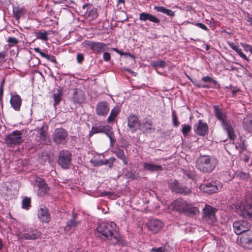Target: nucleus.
<instances>
[{
    "label": "nucleus",
    "mask_w": 252,
    "mask_h": 252,
    "mask_svg": "<svg viewBox=\"0 0 252 252\" xmlns=\"http://www.w3.org/2000/svg\"><path fill=\"white\" fill-rule=\"evenodd\" d=\"M213 110L215 117L220 122L223 130L228 134L229 139L234 140L236 138L234 129L230 121L228 120L226 112L218 105H214Z\"/></svg>",
    "instance_id": "obj_1"
},
{
    "label": "nucleus",
    "mask_w": 252,
    "mask_h": 252,
    "mask_svg": "<svg viewBox=\"0 0 252 252\" xmlns=\"http://www.w3.org/2000/svg\"><path fill=\"white\" fill-rule=\"evenodd\" d=\"M218 164V159L211 156L200 155L195 161V167L202 173H211Z\"/></svg>",
    "instance_id": "obj_2"
},
{
    "label": "nucleus",
    "mask_w": 252,
    "mask_h": 252,
    "mask_svg": "<svg viewBox=\"0 0 252 252\" xmlns=\"http://www.w3.org/2000/svg\"><path fill=\"white\" fill-rule=\"evenodd\" d=\"M171 206L174 210L189 216H194L199 212L197 208L193 207L182 198H178L174 200Z\"/></svg>",
    "instance_id": "obj_3"
},
{
    "label": "nucleus",
    "mask_w": 252,
    "mask_h": 252,
    "mask_svg": "<svg viewBox=\"0 0 252 252\" xmlns=\"http://www.w3.org/2000/svg\"><path fill=\"white\" fill-rule=\"evenodd\" d=\"M96 230L97 232L100 234L101 236H103L106 239L111 240V241L114 237L115 234H117L118 232V228L117 227L116 224L114 221L99 224Z\"/></svg>",
    "instance_id": "obj_4"
},
{
    "label": "nucleus",
    "mask_w": 252,
    "mask_h": 252,
    "mask_svg": "<svg viewBox=\"0 0 252 252\" xmlns=\"http://www.w3.org/2000/svg\"><path fill=\"white\" fill-rule=\"evenodd\" d=\"M231 208L240 216L252 220V205L245 204L243 202L238 200L231 205Z\"/></svg>",
    "instance_id": "obj_5"
},
{
    "label": "nucleus",
    "mask_w": 252,
    "mask_h": 252,
    "mask_svg": "<svg viewBox=\"0 0 252 252\" xmlns=\"http://www.w3.org/2000/svg\"><path fill=\"white\" fill-rule=\"evenodd\" d=\"M23 132L18 130H15L8 134L4 139L5 143L8 147L13 148L19 146L23 142L22 138Z\"/></svg>",
    "instance_id": "obj_6"
},
{
    "label": "nucleus",
    "mask_w": 252,
    "mask_h": 252,
    "mask_svg": "<svg viewBox=\"0 0 252 252\" xmlns=\"http://www.w3.org/2000/svg\"><path fill=\"white\" fill-rule=\"evenodd\" d=\"M84 46L91 50L93 53L100 54L106 50L107 44L104 42L85 40L83 42Z\"/></svg>",
    "instance_id": "obj_7"
},
{
    "label": "nucleus",
    "mask_w": 252,
    "mask_h": 252,
    "mask_svg": "<svg viewBox=\"0 0 252 252\" xmlns=\"http://www.w3.org/2000/svg\"><path fill=\"white\" fill-rule=\"evenodd\" d=\"M252 226L251 223L247 220H237L233 223V229L237 235L249 232Z\"/></svg>",
    "instance_id": "obj_8"
},
{
    "label": "nucleus",
    "mask_w": 252,
    "mask_h": 252,
    "mask_svg": "<svg viewBox=\"0 0 252 252\" xmlns=\"http://www.w3.org/2000/svg\"><path fill=\"white\" fill-rule=\"evenodd\" d=\"M222 188V184L217 180L212 181L211 182L201 185L200 186V190L204 192L210 194L218 192Z\"/></svg>",
    "instance_id": "obj_9"
},
{
    "label": "nucleus",
    "mask_w": 252,
    "mask_h": 252,
    "mask_svg": "<svg viewBox=\"0 0 252 252\" xmlns=\"http://www.w3.org/2000/svg\"><path fill=\"white\" fill-rule=\"evenodd\" d=\"M68 133L66 130L61 127L55 129L52 135L53 141L57 145H63L66 142Z\"/></svg>",
    "instance_id": "obj_10"
},
{
    "label": "nucleus",
    "mask_w": 252,
    "mask_h": 252,
    "mask_svg": "<svg viewBox=\"0 0 252 252\" xmlns=\"http://www.w3.org/2000/svg\"><path fill=\"white\" fill-rule=\"evenodd\" d=\"M217 209L206 204L203 209V219L209 224H213L217 220L215 213Z\"/></svg>",
    "instance_id": "obj_11"
},
{
    "label": "nucleus",
    "mask_w": 252,
    "mask_h": 252,
    "mask_svg": "<svg viewBox=\"0 0 252 252\" xmlns=\"http://www.w3.org/2000/svg\"><path fill=\"white\" fill-rule=\"evenodd\" d=\"M41 231L33 227L30 228L27 230L24 231L20 235V238L26 240H36L41 237Z\"/></svg>",
    "instance_id": "obj_12"
},
{
    "label": "nucleus",
    "mask_w": 252,
    "mask_h": 252,
    "mask_svg": "<svg viewBox=\"0 0 252 252\" xmlns=\"http://www.w3.org/2000/svg\"><path fill=\"white\" fill-rule=\"evenodd\" d=\"M71 161V154L68 150L60 152L58 159V163L63 168L67 169Z\"/></svg>",
    "instance_id": "obj_13"
},
{
    "label": "nucleus",
    "mask_w": 252,
    "mask_h": 252,
    "mask_svg": "<svg viewBox=\"0 0 252 252\" xmlns=\"http://www.w3.org/2000/svg\"><path fill=\"white\" fill-rule=\"evenodd\" d=\"M193 130L196 135L204 136L208 133L209 126L202 120H199L198 122L194 125Z\"/></svg>",
    "instance_id": "obj_14"
},
{
    "label": "nucleus",
    "mask_w": 252,
    "mask_h": 252,
    "mask_svg": "<svg viewBox=\"0 0 252 252\" xmlns=\"http://www.w3.org/2000/svg\"><path fill=\"white\" fill-rule=\"evenodd\" d=\"M169 187L172 191L184 195L189 194L191 192L190 189L180 185L179 182L176 180L169 182Z\"/></svg>",
    "instance_id": "obj_15"
},
{
    "label": "nucleus",
    "mask_w": 252,
    "mask_h": 252,
    "mask_svg": "<svg viewBox=\"0 0 252 252\" xmlns=\"http://www.w3.org/2000/svg\"><path fill=\"white\" fill-rule=\"evenodd\" d=\"M86 98L84 92L80 89L75 88L72 90L70 100L75 104H81L83 103Z\"/></svg>",
    "instance_id": "obj_16"
},
{
    "label": "nucleus",
    "mask_w": 252,
    "mask_h": 252,
    "mask_svg": "<svg viewBox=\"0 0 252 252\" xmlns=\"http://www.w3.org/2000/svg\"><path fill=\"white\" fill-rule=\"evenodd\" d=\"M38 218L42 223H48L51 220L50 214L47 208L41 205L37 213Z\"/></svg>",
    "instance_id": "obj_17"
},
{
    "label": "nucleus",
    "mask_w": 252,
    "mask_h": 252,
    "mask_svg": "<svg viewBox=\"0 0 252 252\" xmlns=\"http://www.w3.org/2000/svg\"><path fill=\"white\" fill-rule=\"evenodd\" d=\"M109 111V105L106 101L98 103L96 106V114L99 117H106Z\"/></svg>",
    "instance_id": "obj_18"
},
{
    "label": "nucleus",
    "mask_w": 252,
    "mask_h": 252,
    "mask_svg": "<svg viewBox=\"0 0 252 252\" xmlns=\"http://www.w3.org/2000/svg\"><path fill=\"white\" fill-rule=\"evenodd\" d=\"M112 129V127L109 125H95L93 126L89 132V137H91L93 135L98 133L106 134L107 132Z\"/></svg>",
    "instance_id": "obj_19"
},
{
    "label": "nucleus",
    "mask_w": 252,
    "mask_h": 252,
    "mask_svg": "<svg viewBox=\"0 0 252 252\" xmlns=\"http://www.w3.org/2000/svg\"><path fill=\"white\" fill-rule=\"evenodd\" d=\"M241 245L249 249H252V232L249 231L243 234L240 237Z\"/></svg>",
    "instance_id": "obj_20"
},
{
    "label": "nucleus",
    "mask_w": 252,
    "mask_h": 252,
    "mask_svg": "<svg viewBox=\"0 0 252 252\" xmlns=\"http://www.w3.org/2000/svg\"><path fill=\"white\" fill-rule=\"evenodd\" d=\"M163 226L162 221L158 219H152L147 223L148 228L154 233L159 232Z\"/></svg>",
    "instance_id": "obj_21"
},
{
    "label": "nucleus",
    "mask_w": 252,
    "mask_h": 252,
    "mask_svg": "<svg viewBox=\"0 0 252 252\" xmlns=\"http://www.w3.org/2000/svg\"><path fill=\"white\" fill-rule=\"evenodd\" d=\"M36 184L38 188L37 194L39 196H42L48 192L49 188L44 179H39L36 180Z\"/></svg>",
    "instance_id": "obj_22"
},
{
    "label": "nucleus",
    "mask_w": 252,
    "mask_h": 252,
    "mask_svg": "<svg viewBox=\"0 0 252 252\" xmlns=\"http://www.w3.org/2000/svg\"><path fill=\"white\" fill-rule=\"evenodd\" d=\"M140 122L138 117L134 115H129L128 117L127 125L132 132H135L140 127Z\"/></svg>",
    "instance_id": "obj_23"
},
{
    "label": "nucleus",
    "mask_w": 252,
    "mask_h": 252,
    "mask_svg": "<svg viewBox=\"0 0 252 252\" xmlns=\"http://www.w3.org/2000/svg\"><path fill=\"white\" fill-rule=\"evenodd\" d=\"M22 98L19 95L15 94L11 95L10 103L12 108L16 111L20 110L22 105Z\"/></svg>",
    "instance_id": "obj_24"
},
{
    "label": "nucleus",
    "mask_w": 252,
    "mask_h": 252,
    "mask_svg": "<svg viewBox=\"0 0 252 252\" xmlns=\"http://www.w3.org/2000/svg\"><path fill=\"white\" fill-rule=\"evenodd\" d=\"M139 129L143 133H151L155 129L153 122L151 120H146L140 124Z\"/></svg>",
    "instance_id": "obj_25"
},
{
    "label": "nucleus",
    "mask_w": 252,
    "mask_h": 252,
    "mask_svg": "<svg viewBox=\"0 0 252 252\" xmlns=\"http://www.w3.org/2000/svg\"><path fill=\"white\" fill-rule=\"evenodd\" d=\"M139 19L141 21H146L149 20L154 23L158 24L160 23V20L155 15L146 12H142L139 14Z\"/></svg>",
    "instance_id": "obj_26"
},
{
    "label": "nucleus",
    "mask_w": 252,
    "mask_h": 252,
    "mask_svg": "<svg viewBox=\"0 0 252 252\" xmlns=\"http://www.w3.org/2000/svg\"><path fill=\"white\" fill-rule=\"evenodd\" d=\"M113 153L115 154L116 157L121 159L125 165L128 164L127 158L126 156L124 150L119 148L114 149L112 150Z\"/></svg>",
    "instance_id": "obj_27"
},
{
    "label": "nucleus",
    "mask_w": 252,
    "mask_h": 252,
    "mask_svg": "<svg viewBox=\"0 0 252 252\" xmlns=\"http://www.w3.org/2000/svg\"><path fill=\"white\" fill-rule=\"evenodd\" d=\"M85 17L89 20H93L98 16L97 9L91 6L89 7L85 13Z\"/></svg>",
    "instance_id": "obj_28"
},
{
    "label": "nucleus",
    "mask_w": 252,
    "mask_h": 252,
    "mask_svg": "<svg viewBox=\"0 0 252 252\" xmlns=\"http://www.w3.org/2000/svg\"><path fill=\"white\" fill-rule=\"evenodd\" d=\"M48 129V126L46 124L44 123L42 126L39 129V137L44 142L47 143L48 140L47 131Z\"/></svg>",
    "instance_id": "obj_29"
},
{
    "label": "nucleus",
    "mask_w": 252,
    "mask_h": 252,
    "mask_svg": "<svg viewBox=\"0 0 252 252\" xmlns=\"http://www.w3.org/2000/svg\"><path fill=\"white\" fill-rule=\"evenodd\" d=\"M228 44L229 47L233 50H234L235 51H236L241 58L247 61V62L250 61V59L246 56V55L244 53H243V52L242 51L241 49L240 48L238 45H236L233 42H228Z\"/></svg>",
    "instance_id": "obj_30"
},
{
    "label": "nucleus",
    "mask_w": 252,
    "mask_h": 252,
    "mask_svg": "<svg viewBox=\"0 0 252 252\" xmlns=\"http://www.w3.org/2000/svg\"><path fill=\"white\" fill-rule=\"evenodd\" d=\"M33 50L36 53H39L42 58H45L47 60L50 61L53 63H58L55 57L53 55L47 54L43 52H42L38 47H35L33 49Z\"/></svg>",
    "instance_id": "obj_31"
},
{
    "label": "nucleus",
    "mask_w": 252,
    "mask_h": 252,
    "mask_svg": "<svg viewBox=\"0 0 252 252\" xmlns=\"http://www.w3.org/2000/svg\"><path fill=\"white\" fill-rule=\"evenodd\" d=\"M144 170H148L151 172L155 171H162L163 168L161 165H158L152 163H145L143 164Z\"/></svg>",
    "instance_id": "obj_32"
},
{
    "label": "nucleus",
    "mask_w": 252,
    "mask_h": 252,
    "mask_svg": "<svg viewBox=\"0 0 252 252\" xmlns=\"http://www.w3.org/2000/svg\"><path fill=\"white\" fill-rule=\"evenodd\" d=\"M111 244L114 246L117 244H119L122 246H125L126 245V242L124 239L121 237L118 232L117 234H115L114 237L111 241Z\"/></svg>",
    "instance_id": "obj_33"
},
{
    "label": "nucleus",
    "mask_w": 252,
    "mask_h": 252,
    "mask_svg": "<svg viewBox=\"0 0 252 252\" xmlns=\"http://www.w3.org/2000/svg\"><path fill=\"white\" fill-rule=\"evenodd\" d=\"M120 112V109L118 107H114L111 111L110 114L107 118L108 123H112L114 121L117 116Z\"/></svg>",
    "instance_id": "obj_34"
},
{
    "label": "nucleus",
    "mask_w": 252,
    "mask_h": 252,
    "mask_svg": "<svg viewBox=\"0 0 252 252\" xmlns=\"http://www.w3.org/2000/svg\"><path fill=\"white\" fill-rule=\"evenodd\" d=\"M242 125L245 131L252 134V118L244 119Z\"/></svg>",
    "instance_id": "obj_35"
},
{
    "label": "nucleus",
    "mask_w": 252,
    "mask_h": 252,
    "mask_svg": "<svg viewBox=\"0 0 252 252\" xmlns=\"http://www.w3.org/2000/svg\"><path fill=\"white\" fill-rule=\"evenodd\" d=\"M57 93H55L53 94V97L54 99V106L55 107L58 105L61 102L63 96L62 92L60 90H58Z\"/></svg>",
    "instance_id": "obj_36"
},
{
    "label": "nucleus",
    "mask_w": 252,
    "mask_h": 252,
    "mask_svg": "<svg viewBox=\"0 0 252 252\" xmlns=\"http://www.w3.org/2000/svg\"><path fill=\"white\" fill-rule=\"evenodd\" d=\"M76 217L77 215L76 214H73L72 218L67 222L66 226L69 229H71L78 225L79 222L76 220Z\"/></svg>",
    "instance_id": "obj_37"
},
{
    "label": "nucleus",
    "mask_w": 252,
    "mask_h": 252,
    "mask_svg": "<svg viewBox=\"0 0 252 252\" xmlns=\"http://www.w3.org/2000/svg\"><path fill=\"white\" fill-rule=\"evenodd\" d=\"M49 32H40L36 31L34 32V35L37 39L42 40L43 41H47L48 37L47 36Z\"/></svg>",
    "instance_id": "obj_38"
},
{
    "label": "nucleus",
    "mask_w": 252,
    "mask_h": 252,
    "mask_svg": "<svg viewBox=\"0 0 252 252\" xmlns=\"http://www.w3.org/2000/svg\"><path fill=\"white\" fill-rule=\"evenodd\" d=\"M22 208L28 210L31 207V199L27 196L25 197L22 201Z\"/></svg>",
    "instance_id": "obj_39"
},
{
    "label": "nucleus",
    "mask_w": 252,
    "mask_h": 252,
    "mask_svg": "<svg viewBox=\"0 0 252 252\" xmlns=\"http://www.w3.org/2000/svg\"><path fill=\"white\" fill-rule=\"evenodd\" d=\"M182 132L184 136L188 135L190 132L191 129V126L187 124H183L182 125Z\"/></svg>",
    "instance_id": "obj_40"
},
{
    "label": "nucleus",
    "mask_w": 252,
    "mask_h": 252,
    "mask_svg": "<svg viewBox=\"0 0 252 252\" xmlns=\"http://www.w3.org/2000/svg\"><path fill=\"white\" fill-rule=\"evenodd\" d=\"M107 136L109 137L110 141V146L112 147L114 145V143L116 142V139L114 136V132L111 129L110 131L107 132L106 134Z\"/></svg>",
    "instance_id": "obj_41"
},
{
    "label": "nucleus",
    "mask_w": 252,
    "mask_h": 252,
    "mask_svg": "<svg viewBox=\"0 0 252 252\" xmlns=\"http://www.w3.org/2000/svg\"><path fill=\"white\" fill-rule=\"evenodd\" d=\"M23 9L20 8H15L13 9V15L16 20H19L22 13Z\"/></svg>",
    "instance_id": "obj_42"
},
{
    "label": "nucleus",
    "mask_w": 252,
    "mask_h": 252,
    "mask_svg": "<svg viewBox=\"0 0 252 252\" xmlns=\"http://www.w3.org/2000/svg\"><path fill=\"white\" fill-rule=\"evenodd\" d=\"M190 80H191L193 85L198 88H207V89L210 88V86L208 84H202L196 80H192L190 79Z\"/></svg>",
    "instance_id": "obj_43"
},
{
    "label": "nucleus",
    "mask_w": 252,
    "mask_h": 252,
    "mask_svg": "<svg viewBox=\"0 0 252 252\" xmlns=\"http://www.w3.org/2000/svg\"><path fill=\"white\" fill-rule=\"evenodd\" d=\"M152 65L154 67H164L165 65V63L163 60H157L154 61L152 63Z\"/></svg>",
    "instance_id": "obj_44"
},
{
    "label": "nucleus",
    "mask_w": 252,
    "mask_h": 252,
    "mask_svg": "<svg viewBox=\"0 0 252 252\" xmlns=\"http://www.w3.org/2000/svg\"><path fill=\"white\" fill-rule=\"evenodd\" d=\"M172 117L174 126L175 127L178 126L180 124V122L178 120V117L176 115V112L174 110L172 112Z\"/></svg>",
    "instance_id": "obj_45"
},
{
    "label": "nucleus",
    "mask_w": 252,
    "mask_h": 252,
    "mask_svg": "<svg viewBox=\"0 0 252 252\" xmlns=\"http://www.w3.org/2000/svg\"><path fill=\"white\" fill-rule=\"evenodd\" d=\"M202 80L205 83L212 82L214 85H216L217 84V81L209 76L203 77L202 78Z\"/></svg>",
    "instance_id": "obj_46"
},
{
    "label": "nucleus",
    "mask_w": 252,
    "mask_h": 252,
    "mask_svg": "<svg viewBox=\"0 0 252 252\" xmlns=\"http://www.w3.org/2000/svg\"><path fill=\"white\" fill-rule=\"evenodd\" d=\"M7 41L10 46H14L18 43V40L15 37H10L8 38Z\"/></svg>",
    "instance_id": "obj_47"
},
{
    "label": "nucleus",
    "mask_w": 252,
    "mask_h": 252,
    "mask_svg": "<svg viewBox=\"0 0 252 252\" xmlns=\"http://www.w3.org/2000/svg\"><path fill=\"white\" fill-rule=\"evenodd\" d=\"M250 158V153L249 152H246L245 153L242 154L241 158L243 160H244L246 163H247Z\"/></svg>",
    "instance_id": "obj_48"
},
{
    "label": "nucleus",
    "mask_w": 252,
    "mask_h": 252,
    "mask_svg": "<svg viewBox=\"0 0 252 252\" xmlns=\"http://www.w3.org/2000/svg\"><path fill=\"white\" fill-rule=\"evenodd\" d=\"M226 88L228 89H230V90H229V91H231L232 96H235L236 94L240 91V90L239 89H237L235 87H233L232 86L230 85V87H226Z\"/></svg>",
    "instance_id": "obj_49"
},
{
    "label": "nucleus",
    "mask_w": 252,
    "mask_h": 252,
    "mask_svg": "<svg viewBox=\"0 0 252 252\" xmlns=\"http://www.w3.org/2000/svg\"><path fill=\"white\" fill-rule=\"evenodd\" d=\"M241 143L239 144V147L242 149V151H245L247 150V146L245 145V141L246 140L243 139L242 136L239 137Z\"/></svg>",
    "instance_id": "obj_50"
},
{
    "label": "nucleus",
    "mask_w": 252,
    "mask_h": 252,
    "mask_svg": "<svg viewBox=\"0 0 252 252\" xmlns=\"http://www.w3.org/2000/svg\"><path fill=\"white\" fill-rule=\"evenodd\" d=\"M91 162L92 163V164L94 166H99L103 165V163H102V160H98V159H94V160H91Z\"/></svg>",
    "instance_id": "obj_51"
},
{
    "label": "nucleus",
    "mask_w": 252,
    "mask_h": 252,
    "mask_svg": "<svg viewBox=\"0 0 252 252\" xmlns=\"http://www.w3.org/2000/svg\"><path fill=\"white\" fill-rule=\"evenodd\" d=\"M195 25L196 26L200 28V29H202V30H204L205 31L209 32V30L207 27V26H206L203 24H202L201 23H197Z\"/></svg>",
    "instance_id": "obj_52"
},
{
    "label": "nucleus",
    "mask_w": 252,
    "mask_h": 252,
    "mask_svg": "<svg viewBox=\"0 0 252 252\" xmlns=\"http://www.w3.org/2000/svg\"><path fill=\"white\" fill-rule=\"evenodd\" d=\"M103 59L105 62H109L111 60L110 54L108 52H104L103 55Z\"/></svg>",
    "instance_id": "obj_53"
},
{
    "label": "nucleus",
    "mask_w": 252,
    "mask_h": 252,
    "mask_svg": "<svg viewBox=\"0 0 252 252\" xmlns=\"http://www.w3.org/2000/svg\"><path fill=\"white\" fill-rule=\"evenodd\" d=\"M241 45L246 52L249 51L250 52L252 45L243 43H241Z\"/></svg>",
    "instance_id": "obj_54"
},
{
    "label": "nucleus",
    "mask_w": 252,
    "mask_h": 252,
    "mask_svg": "<svg viewBox=\"0 0 252 252\" xmlns=\"http://www.w3.org/2000/svg\"><path fill=\"white\" fill-rule=\"evenodd\" d=\"M166 8L163 6H155L154 9L158 12H160L164 13Z\"/></svg>",
    "instance_id": "obj_55"
},
{
    "label": "nucleus",
    "mask_w": 252,
    "mask_h": 252,
    "mask_svg": "<svg viewBox=\"0 0 252 252\" xmlns=\"http://www.w3.org/2000/svg\"><path fill=\"white\" fill-rule=\"evenodd\" d=\"M116 159L114 157H111L109 158V161L108 162V165H109V167L111 168L113 166L114 163L116 161Z\"/></svg>",
    "instance_id": "obj_56"
},
{
    "label": "nucleus",
    "mask_w": 252,
    "mask_h": 252,
    "mask_svg": "<svg viewBox=\"0 0 252 252\" xmlns=\"http://www.w3.org/2000/svg\"><path fill=\"white\" fill-rule=\"evenodd\" d=\"M125 0H117V6L119 9H122L125 6Z\"/></svg>",
    "instance_id": "obj_57"
},
{
    "label": "nucleus",
    "mask_w": 252,
    "mask_h": 252,
    "mask_svg": "<svg viewBox=\"0 0 252 252\" xmlns=\"http://www.w3.org/2000/svg\"><path fill=\"white\" fill-rule=\"evenodd\" d=\"M239 176L243 179H248L250 178V174L247 173L241 172L239 174Z\"/></svg>",
    "instance_id": "obj_58"
},
{
    "label": "nucleus",
    "mask_w": 252,
    "mask_h": 252,
    "mask_svg": "<svg viewBox=\"0 0 252 252\" xmlns=\"http://www.w3.org/2000/svg\"><path fill=\"white\" fill-rule=\"evenodd\" d=\"M76 58H77V62L79 63H81L84 59L83 55L82 54H80V53L78 54L77 55Z\"/></svg>",
    "instance_id": "obj_59"
},
{
    "label": "nucleus",
    "mask_w": 252,
    "mask_h": 252,
    "mask_svg": "<svg viewBox=\"0 0 252 252\" xmlns=\"http://www.w3.org/2000/svg\"><path fill=\"white\" fill-rule=\"evenodd\" d=\"M164 14H166V15L171 16L173 17L175 15V13L174 11H172V10L166 8L165 11L164 12Z\"/></svg>",
    "instance_id": "obj_60"
},
{
    "label": "nucleus",
    "mask_w": 252,
    "mask_h": 252,
    "mask_svg": "<svg viewBox=\"0 0 252 252\" xmlns=\"http://www.w3.org/2000/svg\"><path fill=\"white\" fill-rule=\"evenodd\" d=\"M113 193L112 192L104 191L100 193V196H111L113 195Z\"/></svg>",
    "instance_id": "obj_61"
},
{
    "label": "nucleus",
    "mask_w": 252,
    "mask_h": 252,
    "mask_svg": "<svg viewBox=\"0 0 252 252\" xmlns=\"http://www.w3.org/2000/svg\"><path fill=\"white\" fill-rule=\"evenodd\" d=\"M162 247L152 248L150 252H161Z\"/></svg>",
    "instance_id": "obj_62"
},
{
    "label": "nucleus",
    "mask_w": 252,
    "mask_h": 252,
    "mask_svg": "<svg viewBox=\"0 0 252 252\" xmlns=\"http://www.w3.org/2000/svg\"><path fill=\"white\" fill-rule=\"evenodd\" d=\"M3 93V88L2 86H0V103L2 102V96Z\"/></svg>",
    "instance_id": "obj_63"
},
{
    "label": "nucleus",
    "mask_w": 252,
    "mask_h": 252,
    "mask_svg": "<svg viewBox=\"0 0 252 252\" xmlns=\"http://www.w3.org/2000/svg\"><path fill=\"white\" fill-rule=\"evenodd\" d=\"M6 57V53L5 52H0V60H2L5 61V58Z\"/></svg>",
    "instance_id": "obj_64"
}]
</instances>
